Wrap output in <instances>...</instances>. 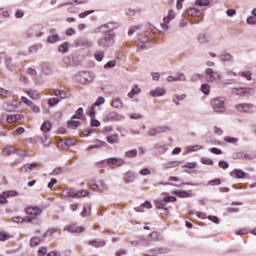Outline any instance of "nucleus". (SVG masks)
I'll list each match as a JSON object with an SVG mask.
<instances>
[{"mask_svg": "<svg viewBox=\"0 0 256 256\" xmlns=\"http://www.w3.org/2000/svg\"><path fill=\"white\" fill-rule=\"evenodd\" d=\"M54 95H56V97H59L60 99H67V92L63 90H55Z\"/></svg>", "mask_w": 256, "mask_h": 256, "instance_id": "nucleus-42", "label": "nucleus"}, {"mask_svg": "<svg viewBox=\"0 0 256 256\" xmlns=\"http://www.w3.org/2000/svg\"><path fill=\"white\" fill-rule=\"evenodd\" d=\"M106 119H107V121H123V119H125V117H123V115H121L117 112H112L107 115Z\"/></svg>", "mask_w": 256, "mask_h": 256, "instance_id": "nucleus-14", "label": "nucleus"}, {"mask_svg": "<svg viewBox=\"0 0 256 256\" xmlns=\"http://www.w3.org/2000/svg\"><path fill=\"white\" fill-rule=\"evenodd\" d=\"M27 215H34V217H37V215H41V209L39 207H33L30 206L26 209Z\"/></svg>", "mask_w": 256, "mask_h": 256, "instance_id": "nucleus-22", "label": "nucleus"}, {"mask_svg": "<svg viewBox=\"0 0 256 256\" xmlns=\"http://www.w3.org/2000/svg\"><path fill=\"white\" fill-rule=\"evenodd\" d=\"M209 3H211V0H196L195 1V5H197V7H207V5H209Z\"/></svg>", "mask_w": 256, "mask_h": 256, "instance_id": "nucleus-43", "label": "nucleus"}, {"mask_svg": "<svg viewBox=\"0 0 256 256\" xmlns=\"http://www.w3.org/2000/svg\"><path fill=\"white\" fill-rule=\"evenodd\" d=\"M218 166L221 168V169H229V163L228 162H225L223 160H220L218 162Z\"/></svg>", "mask_w": 256, "mask_h": 256, "instance_id": "nucleus-63", "label": "nucleus"}, {"mask_svg": "<svg viewBox=\"0 0 256 256\" xmlns=\"http://www.w3.org/2000/svg\"><path fill=\"white\" fill-rule=\"evenodd\" d=\"M26 93L31 97V99H35V100L41 99V95L36 90H33V89L27 90Z\"/></svg>", "mask_w": 256, "mask_h": 256, "instance_id": "nucleus-29", "label": "nucleus"}, {"mask_svg": "<svg viewBox=\"0 0 256 256\" xmlns=\"http://www.w3.org/2000/svg\"><path fill=\"white\" fill-rule=\"evenodd\" d=\"M236 109L241 113H253V111H255V105L242 103V104L236 105Z\"/></svg>", "mask_w": 256, "mask_h": 256, "instance_id": "nucleus-7", "label": "nucleus"}, {"mask_svg": "<svg viewBox=\"0 0 256 256\" xmlns=\"http://www.w3.org/2000/svg\"><path fill=\"white\" fill-rule=\"evenodd\" d=\"M16 150L15 147L9 145V146H6L3 151H2V155L3 157H11V155H14V153H16Z\"/></svg>", "mask_w": 256, "mask_h": 256, "instance_id": "nucleus-17", "label": "nucleus"}, {"mask_svg": "<svg viewBox=\"0 0 256 256\" xmlns=\"http://www.w3.org/2000/svg\"><path fill=\"white\" fill-rule=\"evenodd\" d=\"M162 195H164V203H175V201H177V197L169 196V193H162Z\"/></svg>", "mask_w": 256, "mask_h": 256, "instance_id": "nucleus-30", "label": "nucleus"}, {"mask_svg": "<svg viewBox=\"0 0 256 256\" xmlns=\"http://www.w3.org/2000/svg\"><path fill=\"white\" fill-rule=\"evenodd\" d=\"M139 93H141V88H139V86L136 84L132 87L131 91L128 93V97H130V99H133L135 95H139Z\"/></svg>", "mask_w": 256, "mask_h": 256, "instance_id": "nucleus-27", "label": "nucleus"}, {"mask_svg": "<svg viewBox=\"0 0 256 256\" xmlns=\"http://www.w3.org/2000/svg\"><path fill=\"white\" fill-rule=\"evenodd\" d=\"M90 125L91 127H101V122L95 118H91Z\"/></svg>", "mask_w": 256, "mask_h": 256, "instance_id": "nucleus-58", "label": "nucleus"}, {"mask_svg": "<svg viewBox=\"0 0 256 256\" xmlns=\"http://www.w3.org/2000/svg\"><path fill=\"white\" fill-rule=\"evenodd\" d=\"M41 244V238L39 237H32L30 239V247H37Z\"/></svg>", "mask_w": 256, "mask_h": 256, "instance_id": "nucleus-37", "label": "nucleus"}, {"mask_svg": "<svg viewBox=\"0 0 256 256\" xmlns=\"http://www.w3.org/2000/svg\"><path fill=\"white\" fill-rule=\"evenodd\" d=\"M117 65V61L110 60L104 65V69H113Z\"/></svg>", "mask_w": 256, "mask_h": 256, "instance_id": "nucleus-53", "label": "nucleus"}, {"mask_svg": "<svg viewBox=\"0 0 256 256\" xmlns=\"http://www.w3.org/2000/svg\"><path fill=\"white\" fill-rule=\"evenodd\" d=\"M13 95V92L9 90H5L3 88H0V96L1 97H11Z\"/></svg>", "mask_w": 256, "mask_h": 256, "instance_id": "nucleus-50", "label": "nucleus"}, {"mask_svg": "<svg viewBox=\"0 0 256 256\" xmlns=\"http://www.w3.org/2000/svg\"><path fill=\"white\" fill-rule=\"evenodd\" d=\"M173 195H176V197H180L182 199H187L189 197H193V191L192 190H174Z\"/></svg>", "mask_w": 256, "mask_h": 256, "instance_id": "nucleus-9", "label": "nucleus"}, {"mask_svg": "<svg viewBox=\"0 0 256 256\" xmlns=\"http://www.w3.org/2000/svg\"><path fill=\"white\" fill-rule=\"evenodd\" d=\"M152 251L156 255H165L166 253H169V249L167 248H155Z\"/></svg>", "mask_w": 256, "mask_h": 256, "instance_id": "nucleus-39", "label": "nucleus"}, {"mask_svg": "<svg viewBox=\"0 0 256 256\" xmlns=\"http://www.w3.org/2000/svg\"><path fill=\"white\" fill-rule=\"evenodd\" d=\"M246 176L247 174L241 169H234L230 172V177H233L234 179H245Z\"/></svg>", "mask_w": 256, "mask_h": 256, "instance_id": "nucleus-11", "label": "nucleus"}, {"mask_svg": "<svg viewBox=\"0 0 256 256\" xmlns=\"http://www.w3.org/2000/svg\"><path fill=\"white\" fill-rule=\"evenodd\" d=\"M5 61V65L6 67L10 70V71H15V69H17V64L13 63V59L11 57L6 56V58L4 59Z\"/></svg>", "mask_w": 256, "mask_h": 256, "instance_id": "nucleus-21", "label": "nucleus"}, {"mask_svg": "<svg viewBox=\"0 0 256 256\" xmlns=\"http://www.w3.org/2000/svg\"><path fill=\"white\" fill-rule=\"evenodd\" d=\"M3 195H5V197H17V195H19V192L15 191V190H9V191H4L2 192Z\"/></svg>", "mask_w": 256, "mask_h": 256, "instance_id": "nucleus-46", "label": "nucleus"}, {"mask_svg": "<svg viewBox=\"0 0 256 256\" xmlns=\"http://www.w3.org/2000/svg\"><path fill=\"white\" fill-rule=\"evenodd\" d=\"M119 27H121V24H119L118 22H108L97 27L94 30V33H103L104 35L97 40V45L100 46L102 49L113 47L115 45V37H117V35L113 31H115V29H119Z\"/></svg>", "mask_w": 256, "mask_h": 256, "instance_id": "nucleus-1", "label": "nucleus"}, {"mask_svg": "<svg viewBox=\"0 0 256 256\" xmlns=\"http://www.w3.org/2000/svg\"><path fill=\"white\" fill-rule=\"evenodd\" d=\"M187 15L189 17H199V15H201V11L195 9V8H189L187 10Z\"/></svg>", "mask_w": 256, "mask_h": 256, "instance_id": "nucleus-33", "label": "nucleus"}, {"mask_svg": "<svg viewBox=\"0 0 256 256\" xmlns=\"http://www.w3.org/2000/svg\"><path fill=\"white\" fill-rule=\"evenodd\" d=\"M58 51L60 53H67V51H69V44L66 42V43H63L59 46L58 48Z\"/></svg>", "mask_w": 256, "mask_h": 256, "instance_id": "nucleus-48", "label": "nucleus"}, {"mask_svg": "<svg viewBox=\"0 0 256 256\" xmlns=\"http://www.w3.org/2000/svg\"><path fill=\"white\" fill-rule=\"evenodd\" d=\"M80 45H83L84 47H91L93 45V42L89 39H83L80 41Z\"/></svg>", "mask_w": 256, "mask_h": 256, "instance_id": "nucleus-59", "label": "nucleus"}, {"mask_svg": "<svg viewBox=\"0 0 256 256\" xmlns=\"http://www.w3.org/2000/svg\"><path fill=\"white\" fill-rule=\"evenodd\" d=\"M199 149H203V146L194 145V146H188V147H187V151H188V152H191V151H199Z\"/></svg>", "mask_w": 256, "mask_h": 256, "instance_id": "nucleus-61", "label": "nucleus"}, {"mask_svg": "<svg viewBox=\"0 0 256 256\" xmlns=\"http://www.w3.org/2000/svg\"><path fill=\"white\" fill-rule=\"evenodd\" d=\"M211 105L215 113H225V98L217 97L211 101Z\"/></svg>", "mask_w": 256, "mask_h": 256, "instance_id": "nucleus-3", "label": "nucleus"}, {"mask_svg": "<svg viewBox=\"0 0 256 256\" xmlns=\"http://www.w3.org/2000/svg\"><path fill=\"white\" fill-rule=\"evenodd\" d=\"M64 231H68V233H83L85 228L83 226L76 227L75 225H66Z\"/></svg>", "mask_w": 256, "mask_h": 256, "instance_id": "nucleus-10", "label": "nucleus"}, {"mask_svg": "<svg viewBox=\"0 0 256 256\" xmlns=\"http://www.w3.org/2000/svg\"><path fill=\"white\" fill-rule=\"evenodd\" d=\"M41 143H43L44 147H49L51 145V138L49 135H44V138H40Z\"/></svg>", "mask_w": 256, "mask_h": 256, "instance_id": "nucleus-40", "label": "nucleus"}, {"mask_svg": "<svg viewBox=\"0 0 256 256\" xmlns=\"http://www.w3.org/2000/svg\"><path fill=\"white\" fill-rule=\"evenodd\" d=\"M124 157H126V159H135V157H137V149L126 151Z\"/></svg>", "mask_w": 256, "mask_h": 256, "instance_id": "nucleus-31", "label": "nucleus"}, {"mask_svg": "<svg viewBox=\"0 0 256 256\" xmlns=\"http://www.w3.org/2000/svg\"><path fill=\"white\" fill-rule=\"evenodd\" d=\"M93 105L94 107H101V105H105V98L98 97Z\"/></svg>", "mask_w": 256, "mask_h": 256, "instance_id": "nucleus-54", "label": "nucleus"}, {"mask_svg": "<svg viewBox=\"0 0 256 256\" xmlns=\"http://www.w3.org/2000/svg\"><path fill=\"white\" fill-rule=\"evenodd\" d=\"M135 179H137V174H135V172L129 171L126 174H124V182L126 184L133 183Z\"/></svg>", "mask_w": 256, "mask_h": 256, "instance_id": "nucleus-16", "label": "nucleus"}, {"mask_svg": "<svg viewBox=\"0 0 256 256\" xmlns=\"http://www.w3.org/2000/svg\"><path fill=\"white\" fill-rule=\"evenodd\" d=\"M205 73H206V79L208 83H213V81H217V79H221V73L215 72L211 68H207Z\"/></svg>", "mask_w": 256, "mask_h": 256, "instance_id": "nucleus-6", "label": "nucleus"}, {"mask_svg": "<svg viewBox=\"0 0 256 256\" xmlns=\"http://www.w3.org/2000/svg\"><path fill=\"white\" fill-rule=\"evenodd\" d=\"M3 109L4 111L11 113L17 109V105L13 104L12 102H5L3 104Z\"/></svg>", "mask_w": 256, "mask_h": 256, "instance_id": "nucleus-25", "label": "nucleus"}, {"mask_svg": "<svg viewBox=\"0 0 256 256\" xmlns=\"http://www.w3.org/2000/svg\"><path fill=\"white\" fill-rule=\"evenodd\" d=\"M23 116L21 114H11L6 118L7 123H17V121H21Z\"/></svg>", "mask_w": 256, "mask_h": 256, "instance_id": "nucleus-20", "label": "nucleus"}, {"mask_svg": "<svg viewBox=\"0 0 256 256\" xmlns=\"http://www.w3.org/2000/svg\"><path fill=\"white\" fill-rule=\"evenodd\" d=\"M233 159H242L244 161H251L253 159H256V155L249 154L247 152H237L234 154Z\"/></svg>", "mask_w": 256, "mask_h": 256, "instance_id": "nucleus-8", "label": "nucleus"}, {"mask_svg": "<svg viewBox=\"0 0 256 256\" xmlns=\"http://www.w3.org/2000/svg\"><path fill=\"white\" fill-rule=\"evenodd\" d=\"M92 13H95V10H86L79 14L80 19H85V17L92 15Z\"/></svg>", "mask_w": 256, "mask_h": 256, "instance_id": "nucleus-55", "label": "nucleus"}, {"mask_svg": "<svg viewBox=\"0 0 256 256\" xmlns=\"http://www.w3.org/2000/svg\"><path fill=\"white\" fill-rule=\"evenodd\" d=\"M38 255H39V256H45V255H47V247H41V248L38 250Z\"/></svg>", "mask_w": 256, "mask_h": 256, "instance_id": "nucleus-64", "label": "nucleus"}, {"mask_svg": "<svg viewBox=\"0 0 256 256\" xmlns=\"http://www.w3.org/2000/svg\"><path fill=\"white\" fill-rule=\"evenodd\" d=\"M107 143H110V145H115L119 143V134H113L106 137Z\"/></svg>", "mask_w": 256, "mask_h": 256, "instance_id": "nucleus-24", "label": "nucleus"}, {"mask_svg": "<svg viewBox=\"0 0 256 256\" xmlns=\"http://www.w3.org/2000/svg\"><path fill=\"white\" fill-rule=\"evenodd\" d=\"M95 106L94 104H92V106L90 107L89 111L87 112V115H89L90 119H94L95 115H96V111H95Z\"/></svg>", "mask_w": 256, "mask_h": 256, "instance_id": "nucleus-51", "label": "nucleus"}, {"mask_svg": "<svg viewBox=\"0 0 256 256\" xmlns=\"http://www.w3.org/2000/svg\"><path fill=\"white\" fill-rule=\"evenodd\" d=\"M220 59H221V61H229V62H231V61H233V55L225 52V53H222L220 55Z\"/></svg>", "mask_w": 256, "mask_h": 256, "instance_id": "nucleus-38", "label": "nucleus"}, {"mask_svg": "<svg viewBox=\"0 0 256 256\" xmlns=\"http://www.w3.org/2000/svg\"><path fill=\"white\" fill-rule=\"evenodd\" d=\"M74 79L81 85H89V83H93L95 75L89 71H80L74 75Z\"/></svg>", "mask_w": 256, "mask_h": 256, "instance_id": "nucleus-2", "label": "nucleus"}, {"mask_svg": "<svg viewBox=\"0 0 256 256\" xmlns=\"http://www.w3.org/2000/svg\"><path fill=\"white\" fill-rule=\"evenodd\" d=\"M59 103V98H50L48 100V105L50 107H55V105H57Z\"/></svg>", "mask_w": 256, "mask_h": 256, "instance_id": "nucleus-57", "label": "nucleus"}, {"mask_svg": "<svg viewBox=\"0 0 256 256\" xmlns=\"http://www.w3.org/2000/svg\"><path fill=\"white\" fill-rule=\"evenodd\" d=\"M154 149H156V151H158L159 155H163V154L167 153V149H169V148L165 144L156 143L154 145Z\"/></svg>", "mask_w": 256, "mask_h": 256, "instance_id": "nucleus-23", "label": "nucleus"}, {"mask_svg": "<svg viewBox=\"0 0 256 256\" xmlns=\"http://www.w3.org/2000/svg\"><path fill=\"white\" fill-rule=\"evenodd\" d=\"M41 131L43 133H49V131H51V122L44 121L43 124L41 125Z\"/></svg>", "mask_w": 256, "mask_h": 256, "instance_id": "nucleus-34", "label": "nucleus"}, {"mask_svg": "<svg viewBox=\"0 0 256 256\" xmlns=\"http://www.w3.org/2000/svg\"><path fill=\"white\" fill-rule=\"evenodd\" d=\"M94 143L97 147H99V149H101L102 147H107L108 145L107 142L101 140H95Z\"/></svg>", "mask_w": 256, "mask_h": 256, "instance_id": "nucleus-60", "label": "nucleus"}, {"mask_svg": "<svg viewBox=\"0 0 256 256\" xmlns=\"http://www.w3.org/2000/svg\"><path fill=\"white\" fill-rule=\"evenodd\" d=\"M88 245L91 247H95L96 249H99V247H105L106 243L105 241H97V240H91L88 242Z\"/></svg>", "mask_w": 256, "mask_h": 256, "instance_id": "nucleus-28", "label": "nucleus"}, {"mask_svg": "<svg viewBox=\"0 0 256 256\" xmlns=\"http://www.w3.org/2000/svg\"><path fill=\"white\" fill-rule=\"evenodd\" d=\"M144 35V38H143ZM139 41H141V43H147V41H149L151 38H149V32H144V34H140L138 36Z\"/></svg>", "mask_w": 256, "mask_h": 256, "instance_id": "nucleus-41", "label": "nucleus"}, {"mask_svg": "<svg viewBox=\"0 0 256 256\" xmlns=\"http://www.w3.org/2000/svg\"><path fill=\"white\" fill-rule=\"evenodd\" d=\"M61 173H63V168L59 167V168L54 169V170L50 173V175H51L52 177H55V176H57V175H61Z\"/></svg>", "mask_w": 256, "mask_h": 256, "instance_id": "nucleus-56", "label": "nucleus"}, {"mask_svg": "<svg viewBox=\"0 0 256 256\" xmlns=\"http://www.w3.org/2000/svg\"><path fill=\"white\" fill-rule=\"evenodd\" d=\"M167 93L165 88H156L155 90L150 91L151 97H163Z\"/></svg>", "mask_w": 256, "mask_h": 256, "instance_id": "nucleus-18", "label": "nucleus"}, {"mask_svg": "<svg viewBox=\"0 0 256 256\" xmlns=\"http://www.w3.org/2000/svg\"><path fill=\"white\" fill-rule=\"evenodd\" d=\"M37 167H41V164H39L37 162H33V163H30V164L28 163V164L24 165V167L21 169V171H24V173H29Z\"/></svg>", "mask_w": 256, "mask_h": 256, "instance_id": "nucleus-15", "label": "nucleus"}, {"mask_svg": "<svg viewBox=\"0 0 256 256\" xmlns=\"http://www.w3.org/2000/svg\"><path fill=\"white\" fill-rule=\"evenodd\" d=\"M231 91L234 95H240L241 97H249V95L255 93L253 88H232Z\"/></svg>", "mask_w": 256, "mask_h": 256, "instance_id": "nucleus-5", "label": "nucleus"}, {"mask_svg": "<svg viewBox=\"0 0 256 256\" xmlns=\"http://www.w3.org/2000/svg\"><path fill=\"white\" fill-rule=\"evenodd\" d=\"M116 163H117V158L115 157H111L107 159V165L111 167V169H114Z\"/></svg>", "mask_w": 256, "mask_h": 256, "instance_id": "nucleus-49", "label": "nucleus"}, {"mask_svg": "<svg viewBox=\"0 0 256 256\" xmlns=\"http://www.w3.org/2000/svg\"><path fill=\"white\" fill-rule=\"evenodd\" d=\"M168 131H171V128H169L168 126H157L154 128H149L148 135L150 137H157V135L161 133H167Z\"/></svg>", "mask_w": 256, "mask_h": 256, "instance_id": "nucleus-4", "label": "nucleus"}, {"mask_svg": "<svg viewBox=\"0 0 256 256\" xmlns=\"http://www.w3.org/2000/svg\"><path fill=\"white\" fill-rule=\"evenodd\" d=\"M186 97L187 95L185 94H182V95L176 94L173 96L172 101L173 103H175V105H180L179 101H184Z\"/></svg>", "mask_w": 256, "mask_h": 256, "instance_id": "nucleus-32", "label": "nucleus"}, {"mask_svg": "<svg viewBox=\"0 0 256 256\" xmlns=\"http://www.w3.org/2000/svg\"><path fill=\"white\" fill-rule=\"evenodd\" d=\"M67 125H68L69 129H77V127H79V125H81V122L75 121V120H69L67 122Z\"/></svg>", "mask_w": 256, "mask_h": 256, "instance_id": "nucleus-36", "label": "nucleus"}, {"mask_svg": "<svg viewBox=\"0 0 256 256\" xmlns=\"http://www.w3.org/2000/svg\"><path fill=\"white\" fill-rule=\"evenodd\" d=\"M246 23L248 25H256V17L255 16H249L246 20Z\"/></svg>", "mask_w": 256, "mask_h": 256, "instance_id": "nucleus-62", "label": "nucleus"}, {"mask_svg": "<svg viewBox=\"0 0 256 256\" xmlns=\"http://www.w3.org/2000/svg\"><path fill=\"white\" fill-rule=\"evenodd\" d=\"M197 39L201 45H205L211 41V36L205 33H201L198 35Z\"/></svg>", "mask_w": 256, "mask_h": 256, "instance_id": "nucleus-19", "label": "nucleus"}, {"mask_svg": "<svg viewBox=\"0 0 256 256\" xmlns=\"http://www.w3.org/2000/svg\"><path fill=\"white\" fill-rule=\"evenodd\" d=\"M168 83H173L175 81H187V77L183 73H178L176 76H168Z\"/></svg>", "mask_w": 256, "mask_h": 256, "instance_id": "nucleus-12", "label": "nucleus"}, {"mask_svg": "<svg viewBox=\"0 0 256 256\" xmlns=\"http://www.w3.org/2000/svg\"><path fill=\"white\" fill-rule=\"evenodd\" d=\"M111 106L114 107V109H123V100H121V98H114Z\"/></svg>", "mask_w": 256, "mask_h": 256, "instance_id": "nucleus-26", "label": "nucleus"}, {"mask_svg": "<svg viewBox=\"0 0 256 256\" xmlns=\"http://www.w3.org/2000/svg\"><path fill=\"white\" fill-rule=\"evenodd\" d=\"M154 205H155L156 209H165L167 211V208H165V201H163V199L155 200Z\"/></svg>", "mask_w": 256, "mask_h": 256, "instance_id": "nucleus-35", "label": "nucleus"}, {"mask_svg": "<svg viewBox=\"0 0 256 256\" xmlns=\"http://www.w3.org/2000/svg\"><path fill=\"white\" fill-rule=\"evenodd\" d=\"M83 117V108L80 107L75 111V114L71 117V119H81Z\"/></svg>", "mask_w": 256, "mask_h": 256, "instance_id": "nucleus-44", "label": "nucleus"}, {"mask_svg": "<svg viewBox=\"0 0 256 256\" xmlns=\"http://www.w3.org/2000/svg\"><path fill=\"white\" fill-rule=\"evenodd\" d=\"M103 57H105V52L103 51H98L94 54L96 61H103Z\"/></svg>", "mask_w": 256, "mask_h": 256, "instance_id": "nucleus-52", "label": "nucleus"}, {"mask_svg": "<svg viewBox=\"0 0 256 256\" xmlns=\"http://www.w3.org/2000/svg\"><path fill=\"white\" fill-rule=\"evenodd\" d=\"M89 195V191L87 190H80L78 192H74L70 190V197L73 199H79L81 197H87Z\"/></svg>", "mask_w": 256, "mask_h": 256, "instance_id": "nucleus-13", "label": "nucleus"}, {"mask_svg": "<svg viewBox=\"0 0 256 256\" xmlns=\"http://www.w3.org/2000/svg\"><path fill=\"white\" fill-rule=\"evenodd\" d=\"M59 41V35L57 34H52L47 37V43H57Z\"/></svg>", "mask_w": 256, "mask_h": 256, "instance_id": "nucleus-45", "label": "nucleus"}, {"mask_svg": "<svg viewBox=\"0 0 256 256\" xmlns=\"http://www.w3.org/2000/svg\"><path fill=\"white\" fill-rule=\"evenodd\" d=\"M201 91H202V93H204V95H209V93L211 91V86H209V84H202Z\"/></svg>", "mask_w": 256, "mask_h": 256, "instance_id": "nucleus-47", "label": "nucleus"}]
</instances>
